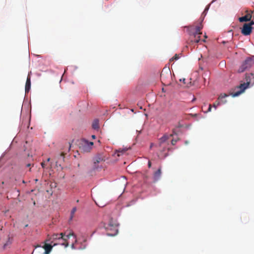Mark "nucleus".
<instances>
[{"instance_id": "1", "label": "nucleus", "mask_w": 254, "mask_h": 254, "mask_svg": "<svg viewBox=\"0 0 254 254\" xmlns=\"http://www.w3.org/2000/svg\"><path fill=\"white\" fill-rule=\"evenodd\" d=\"M250 76H252L253 78L254 79V72L251 73L249 76H246V80H247V83H244L243 84H241L239 86L237 87V89L239 90L235 92L231 93V95L232 96V97H236L240 95L241 93H242L248 87V85L251 83V78Z\"/></svg>"}, {"instance_id": "2", "label": "nucleus", "mask_w": 254, "mask_h": 254, "mask_svg": "<svg viewBox=\"0 0 254 254\" xmlns=\"http://www.w3.org/2000/svg\"><path fill=\"white\" fill-rule=\"evenodd\" d=\"M93 145V142H89L86 139H83L79 144V149L83 152H89Z\"/></svg>"}, {"instance_id": "3", "label": "nucleus", "mask_w": 254, "mask_h": 254, "mask_svg": "<svg viewBox=\"0 0 254 254\" xmlns=\"http://www.w3.org/2000/svg\"><path fill=\"white\" fill-rule=\"evenodd\" d=\"M162 83L164 85H169L171 83V72L170 70L166 71L162 70L160 74Z\"/></svg>"}, {"instance_id": "4", "label": "nucleus", "mask_w": 254, "mask_h": 254, "mask_svg": "<svg viewBox=\"0 0 254 254\" xmlns=\"http://www.w3.org/2000/svg\"><path fill=\"white\" fill-rule=\"evenodd\" d=\"M254 64V60L253 58H247L238 69V72H244L247 68L251 67Z\"/></svg>"}, {"instance_id": "5", "label": "nucleus", "mask_w": 254, "mask_h": 254, "mask_svg": "<svg viewBox=\"0 0 254 254\" xmlns=\"http://www.w3.org/2000/svg\"><path fill=\"white\" fill-rule=\"evenodd\" d=\"M74 236V238H76L75 236L73 234V233H70L68 234H67L65 237H64V234L63 233H61L60 234H54L52 237L51 239H52L53 240L55 239H62L64 241H66L67 239L69 238L70 236Z\"/></svg>"}, {"instance_id": "6", "label": "nucleus", "mask_w": 254, "mask_h": 254, "mask_svg": "<svg viewBox=\"0 0 254 254\" xmlns=\"http://www.w3.org/2000/svg\"><path fill=\"white\" fill-rule=\"evenodd\" d=\"M252 27L250 26L247 23L244 24L242 29V33L245 36L249 35L252 33Z\"/></svg>"}, {"instance_id": "7", "label": "nucleus", "mask_w": 254, "mask_h": 254, "mask_svg": "<svg viewBox=\"0 0 254 254\" xmlns=\"http://www.w3.org/2000/svg\"><path fill=\"white\" fill-rule=\"evenodd\" d=\"M173 136L172 134H171L170 135H168L167 134H165L162 137H161L159 140V146H162L163 144H169L168 142L167 141L169 139L170 137H171Z\"/></svg>"}, {"instance_id": "8", "label": "nucleus", "mask_w": 254, "mask_h": 254, "mask_svg": "<svg viewBox=\"0 0 254 254\" xmlns=\"http://www.w3.org/2000/svg\"><path fill=\"white\" fill-rule=\"evenodd\" d=\"M252 17L251 13H248L245 16L240 17L239 20L240 22L249 21L251 20Z\"/></svg>"}, {"instance_id": "9", "label": "nucleus", "mask_w": 254, "mask_h": 254, "mask_svg": "<svg viewBox=\"0 0 254 254\" xmlns=\"http://www.w3.org/2000/svg\"><path fill=\"white\" fill-rule=\"evenodd\" d=\"M31 88V77L29 75H28L25 84V92H28Z\"/></svg>"}, {"instance_id": "10", "label": "nucleus", "mask_w": 254, "mask_h": 254, "mask_svg": "<svg viewBox=\"0 0 254 254\" xmlns=\"http://www.w3.org/2000/svg\"><path fill=\"white\" fill-rule=\"evenodd\" d=\"M161 175V168L160 167L157 171L155 172L153 174L154 180L156 181L159 180Z\"/></svg>"}, {"instance_id": "11", "label": "nucleus", "mask_w": 254, "mask_h": 254, "mask_svg": "<svg viewBox=\"0 0 254 254\" xmlns=\"http://www.w3.org/2000/svg\"><path fill=\"white\" fill-rule=\"evenodd\" d=\"M228 95L225 94V93H224V94H221L220 95V96H219V97L218 98V100L220 102V104H224V103H226V100H225L224 99L226 97H228Z\"/></svg>"}, {"instance_id": "12", "label": "nucleus", "mask_w": 254, "mask_h": 254, "mask_svg": "<svg viewBox=\"0 0 254 254\" xmlns=\"http://www.w3.org/2000/svg\"><path fill=\"white\" fill-rule=\"evenodd\" d=\"M53 246L50 244L45 243L43 248L45 250V253L48 254L52 249Z\"/></svg>"}, {"instance_id": "13", "label": "nucleus", "mask_w": 254, "mask_h": 254, "mask_svg": "<svg viewBox=\"0 0 254 254\" xmlns=\"http://www.w3.org/2000/svg\"><path fill=\"white\" fill-rule=\"evenodd\" d=\"M202 28V26L200 24V26H197L195 28V32L194 34V37H195L196 36L200 35L202 33L200 32L201 29Z\"/></svg>"}, {"instance_id": "14", "label": "nucleus", "mask_w": 254, "mask_h": 254, "mask_svg": "<svg viewBox=\"0 0 254 254\" xmlns=\"http://www.w3.org/2000/svg\"><path fill=\"white\" fill-rule=\"evenodd\" d=\"M104 161V160L103 159V157H102L101 156H96L94 159V164H95V168H96V164H98L101 162H103Z\"/></svg>"}, {"instance_id": "15", "label": "nucleus", "mask_w": 254, "mask_h": 254, "mask_svg": "<svg viewBox=\"0 0 254 254\" xmlns=\"http://www.w3.org/2000/svg\"><path fill=\"white\" fill-rule=\"evenodd\" d=\"M92 128L94 129H98L99 128V120L98 119H95L93 121L92 123Z\"/></svg>"}, {"instance_id": "16", "label": "nucleus", "mask_w": 254, "mask_h": 254, "mask_svg": "<svg viewBox=\"0 0 254 254\" xmlns=\"http://www.w3.org/2000/svg\"><path fill=\"white\" fill-rule=\"evenodd\" d=\"M168 145L169 144H165L162 146H159V145H158L157 147L159 148V151L160 152V153H163L166 150Z\"/></svg>"}, {"instance_id": "17", "label": "nucleus", "mask_w": 254, "mask_h": 254, "mask_svg": "<svg viewBox=\"0 0 254 254\" xmlns=\"http://www.w3.org/2000/svg\"><path fill=\"white\" fill-rule=\"evenodd\" d=\"M127 150V149H119V150L116 151L117 156H121V155L123 154Z\"/></svg>"}, {"instance_id": "18", "label": "nucleus", "mask_w": 254, "mask_h": 254, "mask_svg": "<svg viewBox=\"0 0 254 254\" xmlns=\"http://www.w3.org/2000/svg\"><path fill=\"white\" fill-rule=\"evenodd\" d=\"M76 207H74L72 208L71 211V213H70V220H72V218H73L74 217V213H75V212L76 211Z\"/></svg>"}, {"instance_id": "19", "label": "nucleus", "mask_w": 254, "mask_h": 254, "mask_svg": "<svg viewBox=\"0 0 254 254\" xmlns=\"http://www.w3.org/2000/svg\"><path fill=\"white\" fill-rule=\"evenodd\" d=\"M194 38L195 39H194V40H191L192 42L193 41L194 43H197L200 41L199 35L196 36L195 37H194Z\"/></svg>"}, {"instance_id": "20", "label": "nucleus", "mask_w": 254, "mask_h": 254, "mask_svg": "<svg viewBox=\"0 0 254 254\" xmlns=\"http://www.w3.org/2000/svg\"><path fill=\"white\" fill-rule=\"evenodd\" d=\"M180 56L178 54H176L170 60V61H173L174 60H177L179 59Z\"/></svg>"}, {"instance_id": "21", "label": "nucleus", "mask_w": 254, "mask_h": 254, "mask_svg": "<svg viewBox=\"0 0 254 254\" xmlns=\"http://www.w3.org/2000/svg\"><path fill=\"white\" fill-rule=\"evenodd\" d=\"M219 105H220V102L217 100L213 103V106L214 108L216 109L217 106H218Z\"/></svg>"}, {"instance_id": "22", "label": "nucleus", "mask_w": 254, "mask_h": 254, "mask_svg": "<svg viewBox=\"0 0 254 254\" xmlns=\"http://www.w3.org/2000/svg\"><path fill=\"white\" fill-rule=\"evenodd\" d=\"M179 140L178 138H173L172 140H171V143L173 145H174L176 142L178 141V140Z\"/></svg>"}, {"instance_id": "23", "label": "nucleus", "mask_w": 254, "mask_h": 254, "mask_svg": "<svg viewBox=\"0 0 254 254\" xmlns=\"http://www.w3.org/2000/svg\"><path fill=\"white\" fill-rule=\"evenodd\" d=\"M247 24L249 25L250 26L252 27V26L254 24V21H251L249 23H247Z\"/></svg>"}, {"instance_id": "24", "label": "nucleus", "mask_w": 254, "mask_h": 254, "mask_svg": "<svg viewBox=\"0 0 254 254\" xmlns=\"http://www.w3.org/2000/svg\"><path fill=\"white\" fill-rule=\"evenodd\" d=\"M155 146L156 147H157L158 145H155L153 143H151L150 146V148H151L153 146Z\"/></svg>"}, {"instance_id": "25", "label": "nucleus", "mask_w": 254, "mask_h": 254, "mask_svg": "<svg viewBox=\"0 0 254 254\" xmlns=\"http://www.w3.org/2000/svg\"><path fill=\"white\" fill-rule=\"evenodd\" d=\"M211 110V105L210 104L209 105V108L208 109L207 112H210Z\"/></svg>"}, {"instance_id": "26", "label": "nucleus", "mask_w": 254, "mask_h": 254, "mask_svg": "<svg viewBox=\"0 0 254 254\" xmlns=\"http://www.w3.org/2000/svg\"><path fill=\"white\" fill-rule=\"evenodd\" d=\"M148 166L149 168L151 167V162L150 161H149L148 162Z\"/></svg>"}, {"instance_id": "27", "label": "nucleus", "mask_w": 254, "mask_h": 254, "mask_svg": "<svg viewBox=\"0 0 254 254\" xmlns=\"http://www.w3.org/2000/svg\"><path fill=\"white\" fill-rule=\"evenodd\" d=\"M160 155H161L162 158H165L167 156V154H165V155H162L161 154H160Z\"/></svg>"}, {"instance_id": "28", "label": "nucleus", "mask_w": 254, "mask_h": 254, "mask_svg": "<svg viewBox=\"0 0 254 254\" xmlns=\"http://www.w3.org/2000/svg\"><path fill=\"white\" fill-rule=\"evenodd\" d=\"M41 164L43 168L45 167V163L44 162H42Z\"/></svg>"}, {"instance_id": "29", "label": "nucleus", "mask_w": 254, "mask_h": 254, "mask_svg": "<svg viewBox=\"0 0 254 254\" xmlns=\"http://www.w3.org/2000/svg\"><path fill=\"white\" fill-rule=\"evenodd\" d=\"M30 166H31V164H30V163L27 164L26 165V166H27V167H30Z\"/></svg>"}, {"instance_id": "30", "label": "nucleus", "mask_w": 254, "mask_h": 254, "mask_svg": "<svg viewBox=\"0 0 254 254\" xmlns=\"http://www.w3.org/2000/svg\"><path fill=\"white\" fill-rule=\"evenodd\" d=\"M71 248H72V249H74V244H72L71 245Z\"/></svg>"}, {"instance_id": "31", "label": "nucleus", "mask_w": 254, "mask_h": 254, "mask_svg": "<svg viewBox=\"0 0 254 254\" xmlns=\"http://www.w3.org/2000/svg\"><path fill=\"white\" fill-rule=\"evenodd\" d=\"M92 138H95V135H92Z\"/></svg>"}, {"instance_id": "32", "label": "nucleus", "mask_w": 254, "mask_h": 254, "mask_svg": "<svg viewBox=\"0 0 254 254\" xmlns=\"http://www.w3.org/2000/svg\"><path fill=\"white\" fill-rule=\"evenodd\" d=\"M61 156H64V154L63 153H62L61 154Z\"/></svg>"}, {"instance_id": "33", "label": "nucleus", "mask_w": 254, "mask_h": 254, "mask_svg": "<svg viewBox=\"0 0 254 254\" xmlns=\"http://www.w3.org/2000/svg\"><path fill=\"white\" fill-rule=\"evenodd\" d=\"M50 158H48V159H47V161H50Z\"/></svg>"}, {"instance_id": "34", "label": "nucleus", "mask_w": 254, "mask_h": 254, "mask_svg": "<svg viewBox=\"0 0 254 254\" xmlns=\"http://www.w3.org/2000/svg\"><path fill=\"white\" fill-rule=\"evenodd\" d=\"M204 37H205V38H207V36L206 35H204Z\"/></svg>"}, {"instance_id": "35", "label": "nucleus", "mask_w": 254, "mask_h": 254, "mask_svg": "<svg viewBox=\"0 0 254 254\" xmlns=\"http://www.w3.org/2000/svg\"><path fill=\"white\" fill-rule=\"evenodd\" d=\"M202 41L203 42H205V39H203V40H202Z\"/></svg>"}, {"instance_id": "36", "label": "nucleus", "mask_w": 254, "mask_h": 254, "mask_svg": "<svg viewBox=\"0 0 254 254\" xmlns=\"http://www.w3.org/2000/svg\"><path fill=\"white\" fill-rule=\"evenodd\" d=\"M68 243H66V245H65V247H67L68 246Z\"/></svg>"}]
</instances>
